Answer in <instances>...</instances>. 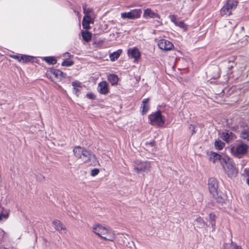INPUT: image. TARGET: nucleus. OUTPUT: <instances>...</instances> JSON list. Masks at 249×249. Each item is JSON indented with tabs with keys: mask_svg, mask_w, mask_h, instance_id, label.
I'll use <instances>...</instances> for the list:
<instances>
[{
	"mask_svg": "<svg viewBox=\"0 0 249 249\" xmlns=\"http://www.w3.org/2000/svg\"><path fill=\"white\" fill-rule=\"evenodd\" d=\"M150 124L153 125L161 126L164 124L165 119L159 111L149 116Z\"/></svg>",
	"mask_w": 249,
	"mask_h": 249,
	"instance_id": "6",
	"label": "nucleus"
},
{
	"mask_svg": "<svg viewBox=\"0 0 249 249\" xmlns=\"http://www.w3.org/2000/svg\"><path fill=\"white\" fill-rule=\"evenodd\" d=\"M237 5V1L235 0H228L220 10L221 15L223 16H228L231 14Z\"/></svg>",
	"mask_w": 249,
	"mask_h": 249,
	"instance_id": "4",
	"label": "nucleus"
},
{
	"mask_svg": "<svg viewBox=\"0 0 249 249\" xmlns=\"http://www.w3.org/2000/svg\"><path fill=\"white\" fill-rule=\"evenodd\" d=\"M91 18L88 15H85L82 21V25L84 28L85 29H89L90 26L89 24L91 22Z\"/></svg>",
	"mask_w": 249,
	"mask_h": 249,
	"instance_id": "17",
	"label": "nucleus"
},
{
	"mask_svg": "<svg viewBox=\"0 0 249 249\" xmlns=\"http://www.w3.org/2000/svg\"><path fill=\"white\" fill-rule=\"evenodd\" d=\"M247 182L248 185H249V178L247 179Z\"/></svg>",
	"mask_w": 249,
	"mask_h": 249,
	"instance_id": "48",
	"label": "nucleus"
},
{
	"mask_svg": "<svg viewBox=\"0 0 249 249\" xmlns=\"http://www.w3.org/2000/svg\"><path fill=\"white\" fill-rule=\"evenodd\" d=\"M98 91L102 94H107L109 92L108 85L105 81L100 82L98 85Z\"/></svg>",
	"mask_w": 249,
	"mask_h": 249,
	"instance_id": "12",
	"label": "nucleus"
},
{
	"mask_svg": "<svg viewBox=\"0 0 249 249\" xmlns=\"http://www.w3.org/2000/svg\"><path fill=\"white\" fill-rule=\"evenodd\" d=\"M73 61H72L64 60L62 62L61 65L63 66L69 67L72 66L73 64Z\"/></svg>",
	"mask_w": 249,
	"mask_h": 249,
	"instance_id": "32",
	"label": "nucleus"
},
{
	"mask_svg": "<svg viewBox=\"0 0 249 249\" xmlns=\"http://www.w3.org/2000/svg\"><path fill=\"white\" fill-rule=\"evenodd\" d=\"M84 149H85L80 146H76L74 147L73 152L74 156L78 158H80Z\"/></svg>",
	"mask_w": 249,
	"mask_h": 249,
	"instance_id": "19",
	"label": "nucleus"
},
{
	"mask_svg": "<svg viewBox=\"0 0 249 249\" xmlns=\"http://www.w3.org/2000/svg\"><path fill=\"white\" fill-rule=\"evenodd\" d=\"M107 79L112 86L116 85L118 81L117 75L114 74L108 75Z\"/></svg>",
	"mask_w": 249,
	"mask_h": 249,
	"instance_id": "22",
	"label": "nucleus"
},
{
	"mask_svg": "<svg viewBox=\"0 0 249 249\" xmlns=\"http://www.w3.org/2000/svg\"><path fill=\"white\" fill-rule=\"evenodd\" d=\"M221 138L224 141L229 142L233 140L235 138V137L232 132L228 131L223 132Z\"/></svg>",
	"mask_w": 249,
	"mask_h": 249,
	"instance_id": "15",
	"label": "nucleus"
},
{
	"mask_svg": "<svg viewBox=\"0 0 249 249\" xmlns=\"http://www.w3.org/2000/svg\"><path fill=\"white\" fill-rule=\"evenodd\" d=\"M159 47L162 50H171L174 47L173 44L169 41L166 39H160L158 42Z\"/></svg>",
	"mask_w": 249,
	"mask_h": 249,
	"instance_id": "11",
	"label": "nucleus"
},
{
	"mask_svg": "<svg viewBox=\"0 0 249 249\" xmlns=\"http://www.w3.org/2000/svg\"><path fill=\"white\" fill-rule=\"evenodd\" d=\"M32 57L27 55H20V62L26 63L32 60Z\"/></svg>",
	"mask_w": 249,
	"mask_h": 249,
	"instance_id": "29",
	"label": "nucleus"
},
{
	"mask_svg": "<svg viewBox=\"0 0 249 249\" xmlns=\"http://www.w3.org/2000/svg\"><path fill=\"white\" fill-rule=\"evenodd\" d=\"M134 170L138 174L148 172L151 167L150 162L147 161L136 160L134 163Z\"/></svg>",
	"mask_w": 249,
	"mask_h": 249,
	"instance_id": "5",
	"label": "nucleus"
},
{
	"mask_svg": "<svg viewBox=\"0 0 249 249\" xmlns=\"http://www.w3.org/2000/svg\"><path fill=\"white\" fill-rule=\"evenodd\" d=\"M82 36L83 39L87 42L89 41L91 38V34L87 31L82 32Z\"/></svg>",
	"mask_w": 249,
	"mask_h": 249,
	"instance_id": "27",
	"label": "nucleus"
},
{
	"mask_svg": "<svg viewBox=\"0 0 249 249\" xmlns=\"http://www.w3.org/2000/svg\"><path fill=\"white\" fill-rule=\"evenodd\" d=\"M0 249H7L4 248V247H0Z\"/></svg>",
	"mask_w": 249,
	"mask_h": 249,
	"instance_id": "49",
	"label": "nucleus"
},
{
	"mask_svg": "<svg viewBox=\"0 0 249 249\" xmlns=\"http://www.w3.org/2000/svg\"><path fill=\"white\" fill-rule=\"evenodd\" d=\"M176 25L178 26L183 29H186L187 28L186 25L183 22V21H178L177 23H176Z\"/></svg>",
	"mask_w": 249,
	"mask_h": 249,
	"instance_id": "34",
	"label": "nucleus"
},
{
	"mask_svg": "<svg viewBox=\"0 0 249 249\" xmlns=\"http://www.w3.org/2000/svg\"><path fill=\"white\" fill-rule=\"evenodd\" d=\"M241 137L247 142H249V129L248 128H245L241 131Z\"/></svg>",
	"mask_w": 249,
	"mask_h": 249,
	"instance_id": "21",
	"label": "nucleus"
},
{
	"mask_svg": "<svg viewBox=\"0 0 249 249\" xmlns=\"http://www.w3.org/2000/svg\"><path fill=\"white\" fill-rule=\"evenodd\" d=\"M141 9H134L128 12H124L121 14V17L123 18L134 19L138 18L141 16Z\"/></svg>",
	"mask_w": 249,
	"mask_h": 249,
	"instance_id": "9",
	"label": "nucleus"
},
{
	"mask_svg": "<svg viewBox=\"0 0 249 249\" xmlns=\"http://www.w3.org/2000/svg\"><path fill=\"white\" fill-rule=\"evenodd\" d=\"M208 221L211 225L212 231H214L215 229V215L213 213H210Z\"/></svg>",
	"mask_w": 249,
	"mask_h": 249,
	"instance_id": "18",
	"label": "nucleus"
},
{
	"mask_svg": "<svg viewBox=\"0 0 249 249\" xmlns=\"http://www.w3.org/2000/svg\"><path fill=\"white\" fill-rule=\"evenodd\" d=\"M224 249H242L240 246H237L235 243L231 242L230 244H225Z\"/></svg>",
	"mask_w": 249,
	"mask_h": 249,
	"instance_id": "23",
	"label": "nucleus"
},
{
	"mask_svg": "<svg viewBox=\"0 0 249 249\" xmlns=\"http://www.w3.org/2000/svg\"><path fill=\"white\" fill-rule=\"evenodd\" d=\"M63 74V72L58 70H52L50 71H48L47 73V75L48 76L50 75H52L53 76H54L55 77L58 78L61 75Z\"/></svg>",
	"mask_w": 249,
	"mask_h": 249,
	"instance_id": "20",
	"label": "nucleus"
},
{
	"mask_svg": "<svg viewBox=\"0 0 249 249\" xmlns=\"http://www.w3.org/2000/svg\"><path fill=\"white\" fill-rule=\"evenodd\" d=\"M221 165L229 177L233 178L237 175L238 170L233 160L228 156H224L221 160Z\"/></svg>",
	"mask_w": 249,
	"mask_h": 249,
	"instance_id": "2",
	"label": "nucleus"
},
{
	"mask_svg": "<svg viewBox=\"0 0 249 249\" xmlns=\"http://www.w3.org/2000/svg\"><path fill=\"white\" fill-rule=\"evenodd\" d=\"M146 145L148 147L151 146V147H154L155 142L154 141H151L149 143L147 142Z\"/></svg>",
	"mask_w": 249,
	"mask_h": 249,
	"instance_id": "42",
	"label": "nucleus"
},
{
	"mask_svg": "<svg viewBox=\"0 0 249 249\" xmlns=\"http://www.w3.org/2000/svg\"><path fill=\"white\" fill-rule=\"evenodd\" d=\"M147 110H144V109H143L142 110V114H145L147 112Z\"/></svg>",
	"mask_w": 249,
	"mask_h": 249,
	"instance_id": "47",
	"label": "nucleus"
},
{
	"mask_svg": "<svg viewBox=\"0 0 249 249\" xmlns=\"http://www.w3.org/2000/svg\"><path fill=\"white\" fill-rule=\"evenodd\" d=\"M10 56L12 58H14L15 59H17L18 60V62H20V55H10Z\"/></svg>",
	"mask_w": 249,
	"mask_h": 249,
	"instance_id": "39",
	"label": "nucleus"
},
{
	"mask_svg": "<svg viewBox=\"0 0 249 249\" xmlns=\"http://www.w3.org/2000/svg\"><path fill=\"white\" fill-rule=\"evenodd\" d=\"M72 86L73 87V92L76 93L78 91V88H81L82 84L79 81H75L72 82Z\"/></svg>",
	"mask_w": 249,
	"mask_h": 249,
	"instance_id": "28",
	"label": "nucleus"
},
{
	"mask_svg": "<svg viewBox=\"0 0 249 249\" xmlns=\"http://www.w3.org/2000/svg\"><path fill=\"white\" fill-rule=\"evenodd\" d=\"M148 101L149 99L148 98L143 99V100L142 101V104L141 106V108H142V109H148V108L149 107V106L148 105Z\"/></svg>",
	"mask_w": 249,
	"mask_h": 249,
	"instance_id": "31",
	"label": "nucleus"
},
{
	"mask_svg": "<svg viewBox=\"0 0 249 249\" xmlns=\"http://www.w3.org/2000/svg\"><path fill=\"white\" fill-rule=\"evenodd\" d=\"M86 97L90 99H94L95 98V95L92 93H88L86 94Z\"/></svg>",
	"mask_w": 249,
	"mask_h": 249,
	"instance_id": "37",
	"label": "nucleus"
},
{
	"mask_svg": "<svg viewBox=\"0 0 249 249\" xmlns=\"http://www.w3.org/2000/svg\"><path fill=\"white\" fill-rule=\"evenodd\" d=\"M122 51L121 50H119L116 52H113V53L110 54L109 58L110 60L112 61H114L117 60L119 57L120 56L121 53Z\"/></svg>",
	"mask_w": 249,
	"mask_h": 249,
	"instance_id": "24",
	"label": "nucleus"
},
{
	"mask_svg": "<svg viewBox=\"0 0 249 249\" xmlns=\"http://www.w3.org/2000/svg\"><path fill=\"white\" fill-rule=\"evenodd\" d=\"M171 21L173 22L175 25L176 23L178 22V20L177 18V17L175 15H171L170 16Z\"/></svg>",
	"mask_w": 249,
	"mask_h": 249,
	"instance_id": "35",
	"label": "nucleus"
},
{
	"mask_svg": "<svg viewBox=\"0 0 249 249\" xmlns=\"http://www.w3.org/2000/svg\"><path fill=\"white\" fill-rule=\"evenodd\" d=\"M43 60L48 63L49 64L54 65L56 63L57 60L54 57L52 56L44 57Z\"/></svg>",
	"mask_w": 249,
	"mask_h": 249,
	"instance_id": "26",
	"label": "nucleus"
},
{
	"mask_svg": "<svg viewBox=\"0 0 249 249\" xmlns=\"http://www.w3.org/2000/svg\"><path fill=\"white\" fill-rule=\"evenodd\" d=\"M53 226L56 231L61 233H65L66 229L64 225L59 220H54L53 223Z\"/></svg>",
	"mask_w": 249,
	"mask_h": 249,
	"instance_id": "13",
	"label": "nucleus"
},
{
	"mask_svg": "<svg viewBox=\"0 0 249 249\" xmlns=\"http://www.w3.org/2000/svg\"><path fill=\"white\" fill-rule=\"evenodd\" d=\"M93 231L106 240L113 241L115 238L113 231L99 224L95 225L93 226Z\"/></svg>",
	"mask_w": 249,
	"mask_h": 249,
	"instance_id": "1",
	"label": "nucleus"
},
{
	"mask_svg": "<svg viewBox=\"0 0 249 249\" xmlns=\"http://www.w3.org/2000/svg\"><path fill=\"white\" fill-rule=\"evenodd\" d=\"M195 224L198 228H204L205 225H207L204 220L201 218L198 217L196 219Z\"/></svg>",
	"mask_w": 249,
	"mask_h": 249,
	"instance_id": "25",
	"label": "nucleus"
},
{
	"mask_svg": "<svg viewBox=\"0 0 249 249\" xmlns=\"http://www.w3.org/2000/svg\"><path fill=\"white\" fill-rule=\"evenodd\" d=\"M242 43H243V45H246L248 44V42H249V41L247 39V37H245V38H243V41H242Z\"/></svg>",
	"mask_w": 249,
	"mask_h": 249,
	"instance_id": "43",
	"label": "nucleus"
},
{
	"mask_svg": "<svg viewBox=\"0 0 249 249\" xmlns=\"http://www.w3.org/2000/svg\"><path fill=\"white\" fill-rule=\"evenodd\" d=\"M84 13L85 15H88V14L91 12V9L89 8H86L85 6L83 7Z\"/></svg>",
	"mask_w": 249,
	"mask_h": 249,
	"instance_id": "36",
	"label": "nucleus"
},
{
	"mask_svg": "<svg viewBox=\"0 0 249 249\" xmlns=\"http://www.w3.org/2000/svg\"><path fill=\"white\" fill-rule=\"evenodd\" d=\"M232 67H233V65H229L228 66V69H229L232 68Z\"/></svg>",
	"mask_w": 249,
	"mask_h": 249,
	"instance_id": "46",
	"label": "nucleus"
},
{
	"mask_svg": "<svg viewBox=\"0 0 249 249\" xmlns=\"http://www.w3.org/2000/svg\"><path fill=\"white\" fill-rule=\"evenodd\" d=\"M99 172V171L98 169H94L92 170L91 171V175L92 176H94L96 175H97Z\"/></svg>",
	"mask_w": 249,
	"mask_h": 249,
	"instance_id": "41",
	"label": "nucleus"
},
{
	"mask_svg": "<svg viewBox=\"0 0 249 249\" xmlns=\"http://www.w3.org/2000/svg\"><path fill=\"white\" fill-rule=\"evenodd\" d=\"M79 159L84 162H87L90 164H95L97 161L95 156L90 151L86 149H84Z\"/></svg>",
	"mask_w": 249,
	"mask_h": 249,
	"instance_id": "8",
	"label": "nucleus"
},
{
	"mask_svg": "<svg viewBox=\"0 0 249 249\" xmlns=\"http://www.w3.org/2000/svg\"><path fill=\"white\" fill-rule=\"evenodd\" d=\"M215 148L218 150H221L225 146V143L220 140L216 141L214 142Z\"/></svg>",
	"mask_w": 249,
	"mask_h": 249,
	"instance_id": "30",
	"label": "nucleus"
},
{
	"mask_svg": "<svg viewBox=\"0 0 249 249\" xmlns=\"http://www.w3.org/2000/svg\"><path fill=\"white\" fill-rule=\"evenodd\" d=\"M195 126L192 124L190 125V126L189 127V129L192 132V134H193L196 133V131L195 130Z\"/></svg>",
	"mask_w": 249,
	"mask_h": 249,
	"instance_id": "40",
	"label": "nucleus"
},
{
	"mask_svg": "<svg viewBox=\"0 0 249 249\" xmlns=\"http://www.w3.org/2000/svg\"><path fill=\"white\" fill-rule=\"evenodd\" d=\"M208 187L210 193L218 202L222 203L224 201V199L218 192V183L216 179L213 178L209 179Z\"/></svg>",
	"mask_w": 249,
	"mask_h": 249,
	"instance_id": "3",
	"label": "nucleus"
},
{
	"mask_svg": "<svg viewBox=\"0 0 249 249\" xmlns=\"http://www.w3.org/2000/svg\"><path fill=\"white\" fill-rule=\"evenodd\" d=\"M243 175L244 176L248 177V178H249V169L248 168H245L244 170Z\"/></svg>",
	"mask_w": 249,
	"mask_h": 249,
	"instance_id": "38",
	"label": "nucleus"
},
{
	"mask_svg": "<svg viewBox=\"0 0 249 249\" xmlns=\"http://www.w3.org/2000/svg\"><path fill=\"white\" fill-rule=\"evenodd\" d=\"M127 54L129 57L134 59V62H137L141 57V52L137 47L129 48L127 50Z\"/></svg>",
	"mask_w": 249,
	"mask_h": 249,
	"instance_id": "10",
	"label": "nucleus"
},
{
	"mask_svg": "<svg viewBox=\"0 0 249 249\" xmlns=\"http://www.w3.org/2000/svg\"><path fill=\"white\" fill-rule=\"evenodd\" d=\"M224 156V155L221 156L220 155L213 152H210L209 154V160L212 161L213 163H215L219 161L221 164V160L223 158Z\"/></svg>",
	"mask_w": 249,
	"mask_h": 249,
	"instance_id": "14",
	"label": "nucleus"
},
{
	"mask_svg": "<svg viewBox=\"0 0 249 249\" xmlns=\"http://www.w3.org/2000/svg\"><path fill=\"white\" fill-rule=\"evenodd\" d=\"M5 234V232L3 230L0 229V239L3 238Z\"/></svg>",
	"mask_w": 249,
	"mask_h": 249,
	"instance_id": "44",
	"label": "nucleus"
},
{
	"mask_svg": "<svg viewBox=\"0 0 249 249\" xmlns=\"http://www.w3.org/2000/svg\"><path fill=\"white\" fill-rule=\"evenodd\" d=\"M143 17L144 18H160V17L157 13H155L149 8H147L144 10L143 13Z\"/></svg>",
	"mask_w": 249,
	"mask_h": 249,
	"instance_id": "16",
	"label": "nucleus"
},
{
	"mask_svg": "<svg viewBox=\"0 0 249 249\" xmlns=\"http://www.w3.org/2000/svg\"><path fill=\"white\" fill-rule=\"evenodd\" d=\"M248 147L244 143H241L237 146H233L231 148V153L235 157L240 158L243 155H245Z\"/></svg>",
	"mask_w": 249,
	"mask_h": 249,
	"instance_id": "7",
	"label": "nucleus"
},
{
	"mask_svg": "<svg viewBox=\"0 0 249 249\" xmlns=\"http://www.w3.org/2000/svg\"><path fill=\"white\" fill-rule=\"evenodd\" d=\"M9 214L8 213H1L0 214V222H2L3 220L8 218Z\"/></svg>",
	"mask_w": 249,
	"mask_h": 249,
	"instance_id": "33",
	"label": "nucleus"
},
{
	"mask_svg": "<svg viewBox=\"0 0 249 249\" xmlns=\"http://www.w3.org/2000/svg\"><path fill=\"white\" fill-rule=\"evenodd\" d=\"M63 56L66 58L71 57V54L69 53H66L63 54Z\"/></svg>",
	"mask_w": 249,
	"mask_h": 249,
	"instance_id": "45",
	"label": "nucleus"
}]
</instances>
